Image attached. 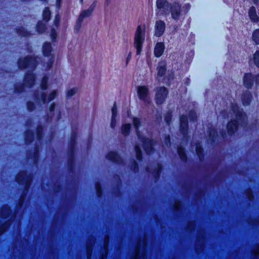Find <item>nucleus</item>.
<instances>
[{
	"mask_svg": "<svg viewBox=\"0 0 259 259\" xmlns=\"http://www.w3.org/2000/svg\"><path fill=\"white\" fill-rule=\"evenodd\" d=\"M195 152L200 162L203 161L205 159V152L202 146L199 142H197L196 143Z\"/></svg>",
	"mask_w": 259,
	"mask_h": 259,
	"instance_id": "4be33fe9",
	"label": "nucleus"
},
{
	"mask_svg": "<svg viewBox=\"0 0 259 259\" xmlns=\"http://www.w3.org/2000/svg\"><path fill=\"white\" fill-rule=\"evenodd\" d=\"M253 74L251 73H245L243 77V83L245 88L252 89L254 84Z\"/></svg>",
	"mask_w": 259,
	"mask_h": 259,
	"instance_id": "2eb2a0df",
	"label": "nucleus"
},
{
	"mask_svg": "<svg viewBox=\"0 0 259 259\" xmlns=\"http://www.w3.org/2000/svg\"><path fill=\"white\" fill-rule=\"evenodd\" d=\"M39 146L38 144H35L34 147V151L30 153V157L33 159L34 163H36L39 158Z\"/></svg>",
	"mask_w": 259,
	"mask_h": 259,
	"instance_id": "c756f323",
	"label": "nucleus"
},
{
	"mask_svg": "<svg viewBox=\"0 0 259 259\" xmlns=\"http://www.w3.org/2000/svg\"><path fill=\"white\" fill-rule=\"evenodd\" d=\"M131 131V124L130 123L123 124L121 127V132L125 136H128Z\"/></svg>",
	"mask_w": 259,
	"mask_h": 259,
	"instance_id": "e433bc0d",
	"label": "nucleus"
},
{
	"mask_svg": "<svg viewBox=\"0 0 259 259\" xmlns=\"http://www.w3.org/2000/svg\"><path fill=\"white\" fill-rule=\"evenodd\" d=\"M130 169L135 174L139 171V164L137 161L134 160L132 162L130 165Z\"/></svg>",
	"mask_w": 259,
	"mask_h": 259,
	"instance_id": "ea45409f",
	"label": "nucleus"
},
{
	"mask_svg": "<svg viewBox=\"0 0 259 259\" xmlns=\"http://www.w3.org/2000/svg\"><path fill=\"white\" fill-rule=\"evenodd\" d=\"M165 49V46L163 42H158L156 43L154 50V55L155 57H160L164 53Z\"/></svg>",
	"mask_w": 259,
	"mask_h": 259,
	"instance_id": "b1692460",
	"label": "nucleus"
},
{
	"mask_svg": "<svg viewBox=\"0 0 259 259\" xmlns=\"http://www.w3.org/2000/svg\"><path fill=\"white\" fill-rule=\"evenodd\" d=\"M7 228V225L6 223H3L0 225V236L5 233Z\"/></svg>",
	"mask_w": 259,
	"mask_h": 259,
	"instance_id": "13d9d810",
	"label": "nucleus"
},
{
	"mask_svg": "<svg viewBox=\"0 0 259 259\" xmlns=\"http://www.w3.org/2000/svg\"><path fill=\"white\" fill-rule=\"evenodd\" d=\"M15 180L18 184L23 186V190H29L32 183V175L26 170H21L16 175Z\"/></svg>",
	"mask_w": 259,
	"mask_h": 259,
	"instance_id": "20e7f679",
	"label": "nucleus"
},
{
	"mask_svg": "<svg viewBox=\"0 0 259 259\" xmlns=\"http://www.w3.org/2000/svg\"><path fill=\"white\" fill-rule=\"evenodd\" d=\"M162 170V166L160 163H158L157 167L152 170V175L155 182H157L159 180Z\"/></svg>",
	"mask_w": 259,
	"mask_h": 259,
	"instance_id": "cd10ccee",
	"label": "nucleus"
},
{
	"mask_svg": "<svg viewBox=\"0 0 259 259\" xmlns=\"http://www.w3.org/2000/svg\"><path fill=\"white\" fill-rule=\"evenodd\" d=\"M54 62V56L52 55V56L49 59L48 61L47 62V70H50L53 65Z\"/></svg>",
	"mask_w": 259,
	"mask_h": 259,
	"instance_id": "3c124183",
	"label": "nucleus"
},
{
	"mask_svg": "<svg viewBox=\"0 0 259 259\" xmlns=\"http://www.w3.org/2000/svg\"><path fill=\"white\" fill-rule=\"evenodd\" d=\"M189 121L187 115L182 114L180 116L179 130L184 138L188 136Z\"/></svg>",
	"mask_w": 259,
	"mask_h": 259,
	"instance_id": "9d476101",
	"label": "nucleus"
},
{
	"mask_svg": "<svg viewBox=\"0 0 259 259\" xmlns=\"http://www.w3.org/2000/svg\"><path fill=\"white\" fill-rule=\"evenodd\" d=\"M162 6L160 7L156 5L157 8L160 11V16L167 17L169 14L171 15V19L178 21L183 16L187 14L191 8L190 4H185L184 5L179 1H174L172 3H169L167 0L163 1Z\"/></svg>",
	"mask_w": 259,
	"mask_h": 259,
	"instance_id": "f257e3e1",
	"label": "nucleus"
},
{
	"mask_svg": "<svg viewBox=\"0 0 259 259\" xmlns=\"http://www.w3.org/2000/svg\"><path fill=\"white\" fill-rule=\"evenodd\" d=\"M53 51V48L51 42L45 41L43 43L42 46V53L44 57H49L52 56V52Z\"/></svg>",
	"mask_w": 259,
	"mask_h": 259,
	"instance_id": "aec40b11",
	"label": "nucleus"
},
{
	"mask_svg": "<svg viewBox=\"0 0 259 259\" xmlns=\"http://www.w3.org/2000/svg\"><path fill=\"white\" fill-rule=\"evenodd\" d=\"M83 19V18H82V17H81L79 15L78 18L76 21V24L74 27V30L76 32H77L80 30Z\"/></svg>",
	"mask_w": 259,
	"mask_h": 259,
	"instance_id": "09e8293b",
	"label": "nucleus"
},
{
	"mask_svg": "<svg viewBox=\"0 0 259 259\" xmlns=\"http://www.w3.org/2000/svg\"><path fill=\"white\" fill-rule=\"evenodd\" d=\"M37 59L38 57L37 56L30 55L19 58L17 61L18 68L21 70L30 69L33 71L38 65Z\"/></svg>",
	"mask_w": 259,
	"mask_h": 259,
	"instance_id": "7ed1b4c3",
	"label": "nucleus"
},
{
	"mask_svg": "<svg viewBox=\"0 0 259 259\" xmlns=\"http://www.w3.org/2000/svg\"><path fill=\"white\" fill-rule=\"evenodd\" d=\"M77 133L76 131L71 132L70 139L68 146L67 155H75L77 146Z\"/></svg>",
	"mask_w": 259,
	"mask_h": 259,
	"instance_id": "1a4fd4ad",
	"label": "nucleus"
},
{
	"mask_svg": "<svg viewBox=\"0 0 259 259\" xmlns=\"http://www.w3.org/2000/svg\"><path fill=\"white\" fill-rule=\"evenodd\" d=\"M40 100L43 104H45L48 102V97L46 93L42 92L40 94Z\"/></svg>",
	"mask_w": 259,
	"mask_h": 259,
	"instance_id": "4d7b16f0",
	"label": "nucleus"
},
{
	"mask_svg": "<svg viewBox=\"0 0 259 259\" xmlns=\"http://www.w3.org/2000/svg\"><path fill=\"white\" fill-rule=\"evenodd\" d=\"M56 104L55 103H51L49 107V110L50 113V115L47 114L46 115V120L47 121L52 120L53 116L55 115V111L56 108Z\"/></svg>",
	"mask_w": 259,
	"mask_h": 259,
	"instance_id": "f704fd0d",
	"label": "nucleus"
},
{
	"mask_svg": "<svg viewBox=\"0 0 259 259\" xmlns=\"http://www.w3.org/2000/svg\"><path fill=\"white\" fill-rule=\"evenodd\" d=\"M231 111L235 114L236 118L228 121L226 124L227 133L230 137H233L238 132L240 124L245 120L246 115L242 108H240L236 103H232Z\"/></svg>",
	"mask_w": 259,
	"mask_h": 259,
	"instance_id": "f03ea898",
	"label": "nucleus"
},
{
	"mask_svg": "<svg viewBox=\"0 0 259 259\" xmlns=\"http://www.w3.org/2000/svg\"><path fill=\"white\" fill-rule=\"evenodd\" d=\"M172 112L167 111L164 115V120L167 125H169L172 120Z\"/></svg>",
	"mask_w": 259,
	"mask_h": 259,
	"instance_id": "37998d69",
	"label": "nucleus"
},
{
	"mask_svg": "<svg viewBox=\"0 0 259 259\" xmlns=\"http://www.w3.org/2000/svg\"><path fill=\"white\" fill-rule=\"evenodd\" d=\"M35 134L37 141H40L42 140L44 135V128L41 124H38L36 126Z\"/></svg>",
	"mask_w": 259,
	"mask_h": 259,
	"instance_id": "7c9ffc66",
	"label": "nucleus"
},
{
	"mask_svg": "<svg viewBox=\"0 0 259 259\" xmlns=\"http://www.w3.org/2000/svg\"><path fill=\"white\" fill-rule=\"evenodd\" d=\"M58 95L57 91L56 90H53L49 94L48 96V102H51L54 100Z\"/></svg>",
	"mask_w": 259,
	"mask_h": 259,
	"instance_id": "8fccbe9b",
	"label": "nucleus"
},
{
	"mask_svg": "<svg viewBox=\"0 0 259 259\" xmlns=\"http://www.w3.org/2000/svg\"><path fill=\"white\" fill-rule=\"evenodd\" d=\"M51 12L50 8L48 7H46L42 13V20L45 23H48L51 19Z\"/></svg>",
	"mask_w": 259,
	"mask_h": 259,
	"instance_id": "2f4dec72",
	"label": "nucleus"
},
{
	"mask_svg": "<svg viewBox=\"0 0 259 259\" xmlns=\"http://www.w3.org/2000/svg\"><path fill=\"white\" fill-rule=\"evenodd\" d=\"M17 34L20 36L24 37H29L32 34L30 31L27 30L23 26H18L15 29Z\"/></svg>",
	"mask_w": 259,
	"mask_h": 259,
	"instance_id": "a878e982",
	"label": "nucleus"
},
{
	"mask_svg": "<svg viewBox=\"0 0 259 259\" xmlns=\"http://www.w3.org/2000/svg\"><path fill=\"white\" fill-rule=\"evenodd\" d=\"M48 83H49V76L47 75H45L42 76L41 81H40V89L42 91L47 90L48 88Z\"/></svg>",
	"mask_w": 259,
	"mask_h": 259,
	"instance_id": "4c0bfd02",
	"label": "nucleus"
},
{
	"mask_svg": "<svg viewBox=\"0 0 259 259\" xmlns=\"http://www.w3.org/2000/svg\"><path fill=\"white\" fill-rule=\"evenodd\" d=\"M137 94L139 99L145 103L149 104L151 100L149 98V90L146 85H139L137 87Z\"/></svg>",
	"mask_w": 259,
	"mask_h": 259,
	"instance_id": "6e6552de",
	"label": "nucleus"
},
{
	"mask_svg": "<svg viewBox=\"0 0 259 259\" xmlns=\"http://www.w3.org/2000/svg\"><path fill=\"white\" fill-rule=\"evenodd\" d=\"M133 123L136 131L138 132L139 128L141 126V121L140 119L137 117H134L133 119Z\"/></svg>",
	"mask_w": 259,
	"mask_h": 259,
	"instance_id": "c03bdc74",
	"label": "nucleus"
},
{
	"mask_svg": "<svg viewBox=\"0 0 259 259\" xmlns=\"http://www.w3.org/2000/svg\"><path fill=\"white\" fill-rule=\"evenodd\" d=\"M75 155H67V165L68 171L70 174H73L75 169Z\"/></svg>",
	"mask_w": 259,
	"mask_h": 259,
	"instance_id": "f3484780",
	"label": "nucleus"
},
{
	"mask_svg": "<svg viewBox=\"0 0 259 259\" xmlns=\"http://www.w3.org/2000/svg\"><path fill=\"white\" fill-rule=\"evenodd\" d=\"M253 97L252 94L249 91L244 92L241 96V101L244 106H249L252 102Z\"/></svg>",
	"mask_w": 259,
	"mask_h": 259,
	"instance_id": "dca6fc26",
	"label": "nucleus"
},
{
	"mask_svg": "<svg viewBox=\"0 0 259 259\" xmlns=\"http://www.w3.org/2000/svg\"><path fill=\"white\" fill-rule=\"evenodd\" d=\"M168 95V89L164 87H157L156 89L155 101L157 105L163 104L166 101Z\"/></svg>",
	"mask_w": 259,
	"mask_h": 259,
	"instance_id": "423d86ee",
	"label": "nucleus"
},
{
	"mask_svg": "<svg viewBox=\"0 0 259 259\" xmlns=\"http://www.w3.org/2000/svg\"><path fill=\"white\" fill-rule=\"evenodd\" d=\"M248 17L252 23H257L259 22V16L257 14L255 7L251 6L248 10Z\"/></svg>",
	"mask_w": 259,
	"mask_h": 259,
	"instance_id": "5701e85b",
	"label": "nucleus"
},
{
	"mask_svg": "<svg viewBox=\"0 0 259 259\" xmlns=\"http://www.w3.org/2000/svg\"><path fill=\"white\" fill-rule=\"evenodd\" d=\"M131 56H132V53L130 52L128 54L127 56L126 59V65H127V64L128 63V62L131 60Z\"/></svg>",
	"mask_w": 259,
	"mask_h": 259,
	"instance_id": "338daca9",
	"label": "nucleus"
},
{
	"mask_svg": "<svg viewBox=\"0 0 259 259\" xmlns=\"http://www.w3.org/2000/svg\"><path fill=\"white\" fill-rule=\"evenodd\" d=\"M157 78L163 77L164 80H167L169 83L170 81L174 79V75L173 73L168 74L166 76H165L167 71V67L166 62H164L161 64H159L156 68Z\"/></svg>",
	"mask_w": 259,
	"mask_h": 259,
	"instance_id": "0eeeda50",
	"label": "nucleus"
},
{
	"mask_svg": "<svg viewBox=\"0 0 259 259\" xmlns=\"http://www.w3.org/2000/svg\"><path fill=\"white\" fill-rule=\"evenodd\" d=\"M77 92V90L75 88H72L69 90L66 93V97L70 98L72 97L74 95L76 94Z\"/></svg>",
	"mask_w": 259,
	"mask_h": 259,
	"instance_id": "5fc2aeb1",
	"label": "nucleus"
},
{
	"mask_svg": "<svg viewBox=\"0 0 259 259\" xmlns=\"http://www.w3.org/2000/svg\"><path fill=\"white\" fill-rule=\"evenodd\" d=\"M134 149L136 154V158L139 162H142L143 160V155L141 148L137 145L134 147Z\"/></svg>",
	"mask_w": 259,
	"mask_h": 259,
	"instance_id": "c9c22d12",
	"label": "nucleus"
},
{
	"mask_svg": "<svg viewBox=\"0 0 259 259\" xmlns=\"http://www.w3.org/2000/svg\"><path fill=\"white\" fill-rule=\"evenodd\" d=\"M58 34L55 28H52L50 32V37L53 42H56L57 41Z\"/></svg>",
	"mask_w": 259,
	"mask_h": 259,
	"instance_id": "de8ad7c7",
	"label": "nucleus"
},
{
	"mask_svg": "<svg viewBox=\"0 0 259 259\" xmlns=\"http://www.w3.org/2000/svg\"><path fill=\"white\" fill-rule=\"evenodd\" d=\"M252 40L256 45H259V28L254 29L252 33Z\"/></svg>",
	"mask_w": 259,
	"mask_h": 259,
	"instance_id": "58836bf2",
	"label": "nucleus"
},
{
	"mask_svg": "<svg viewBox=\"0 0 259 259\" xmlns=\"http://www.w3.org/2000/svg\"><path fill=\"white\" fill-rule=\"evenodd\" d=\"M116 125V117H111L110 126L112 129H114Z\"/></svg>",
	"mask_w": 259,
	"mask_h": 259,
	"instance_id": "bf43d9fd",
	"label": "nucleus"
},
{
	"mask_svg": "<svg viewBox=\"0 0 259 259\" xmlns=\"http://www.w3.org/2000/svg\"><path fill=\"white\" fill-rule=\"evenodd\" d=\"M95 187L97 197L99 199L102 198L103 197V191L102 184L100 182H96Z\"/></svg>",
	"mask_w": 259,
	"mask_h": 259,
	"instance_id": "72a5a7b5",
	"label": "nucleus"
},
{
	"mask_svg": "<svg viewBox=\"0 0 259 259\" xmlns=\"http://www.w3.org/2000/svg\"><path fill=\"white\" fill-rule=\"evenodd\" d=\"M141 142L143 144V148L146 153L149 154L154 150V147L156 144L155 140L143 137L141 139Z\"/></svg>",
	"mask_w": 259,
	"mask_h": 259,
	"instance_id": "9b49d317",
	"label": "nucleus"
},
{
	"mask_svg": "<svg viewBox=\"0 0 259 259\" xmlns=\"http://www.w3.org/2000/svg\"><path fill=\"white\" fill-rule=\"evenodd\" d=\"M25 87L23 83H16L14 85L13 92L16 94H21L25 91Z\"/></svg>",
	"mask_w": 259,
	"mask_h": 259,
	"instance_id": "473e14b6",
	"label": "nucleus"
},
{
	"mask_svg": "<svg viewBox=\"0 0 259 259\" xmlns=\"http://www.w3.org/2000/svg\"><path fill=\"white\" fill-rule=\"evenodd\" d=\"M59 22H60V18L58 16V15H57L55 17V20H54V24L57 27L59 26Z\"/></svg>",
	"mask_w": 259,
	"mask_h": 259,
	"instance_id": "e2e57ef3",
	"label": "nucleus"
},
{
	"mask_svg": "<svg viewBox=\"0 0 259 259\" xmlns=\"http://www.w3.org/2000/svg\"><path fill=\"white\" fill-rule=\"evenodd\" d=\"M33 97L36 101H38L40 100L38 92H35L33 94Z\"/></svg>",
	"mask_w": 259,
	"mask_h": 259,
	"instance_id": "69168bd1",
	"label": "nucleus"
},
{
	"mask_svg": "<svg viewBox=\"0 0 259 259\" xmlns=\"http://www.w3.org/2000/svg\"><path fill=\"white\" fill-rule=\"evenodd\" d=\"M177 152L181 161L184 163L188 162V157L185 148L179 145L177 147Z\"/></svg>",
	"mask_w": 259,
	"mask_h": 259,
	"instance_id": "a211bd4d",
	"label": "nucleus"
},
{
	"mask_svg": "<svg viewBox=\"0 0 259 259\" xmlns=\"http://www.w3.org/2000/svg\"><path fill=\"white\" fill-rule=\"evenodd\" d=\"M165 23L163 21L157 20L154 26V35L158 37L161 36L165 31Z\"/></svg>",
	"mask_w": 259,
	"mask_h": 259,
	"instance_id": "4468645a",
	"label": "nucleus"
},
{
	"mask_svg": "<svg viewBox=\"0 0 259 259\" xmlns=\"http://www.w3.org/2000/svg\"><path fill=\"white\" fill-rule=\"evenodd\" d=\"M145 27L144 26L142 29L141 25H139L137 28L135 38H134V47L136 49V55H140L141 54L143 45L145 41Z\"/></svg>",
	"mask_w": 259,
	"mask_h": 259,
	"instance_id": "39448f33",
	"label": "nucleus"
},
{
	"mask_svg": "<svg viewBox=\"0 0 259 259\" xmlns=\"http://www.w3.org/2000/svg\"><path fill=\"white\" fill-rule=\"evenodd\" d=\"M253 60L254 65L259 68V50H256L253 54Z\"/></svg>",
	"mask_w": 259,
	"mask_h": 259,
	"instance_id": "49530a36",
	"label": "nucleus"
},
{
	"mask_svg": "<svg viewBox=\"0 0 259 259\" xmlns=\"http://www.w3.org/2000/svg\"><path fill=\"white\" fill-rule=\"evenodd\" d=\"M26 109L29 112L33 111L36 108L35 104L31 101H27L26 103Z\"/></svg>",
	"mask_w": 259,
	"mask_h": 259,
	"instance_id": "a18cd8bd",
	"label": "nucleus"
},
{
	"mask_svg": "<svg viewBox=\"0 0 259 259\" xmlns=\"http://www.w3.org/2000/svg\"><path fill=\"white\" fill-rule=\"evenodd\" d=\"M96 6V1H94L93 4L90 6L89 10H92V12H93L95 7Z\"/></svg>",
	"mask_w": 259,
	"mask_h": 259,
	"instance_id": "0e129e2a",
	"label": "nucleus"
},
{
	"mask_svg": "<svg viewBox=\"0 0 259 259\" xmlns=\"http://www.w3.org/2000/svg\"><path fill=\"white\" fill-rule=\"evenodd\" d=\"M174 211L175 213H179L182 211V203L180 200L177 201L173 207Z\"/></svg>",
	"mask_w": 259,
	"mask_h": 259,
	"instance_id": "a19ab883",
	"label": "nucleus"
},
{
	"mask_svg": "<svg viewBox=\"0 0 259 259\" xmlns=\"http://www.w3.org/2000/svg\"><path fill=\"white\" fill-rule=\"evenodd\" d=\"M254 82H255L256 84H259V73L255 75H253Z\"/></svg>",
	"mask_w": 259,
	"mask_h": 259,
	"instance_id": "680f3d73",
	"label": "nucleus"
},
{
	"mask_svg": "<svg viewBox=\"0 0 259 259\" xmlns=\"http://www.w3.org/2000/svg\"><path fill=\"white\" fill-rule=\"evenodd\" d=\"M208 136L210 143L211 144H214L218 138L217 130L215 128L209 129L208 132Z\"/></svg>",
	"mask_w": 259,
	"mask_h": 259,
	"instance_id": "bb28decb",
	"label": "nucleus"
},
{
	"mask_svg": "<svg viewBox=\"0 0 259 259\" xmlns=\"http://www.w3.org/2000/svg\"><path fill=\"white\" fill-rule=\"evenodd\" d=\"M35 75L32 71H28L25 72L24 75L23 82L22 83L24 84L26 87L31 88L35 84Z\"/></svg>",
	"mask_w": 259,
	"mask_h": 259,
	"instance_id": "f8f14e48",
	"label": "nucleus"
},
{
	"mask_svg": "<svg viewBox=\"0 0 259 259\" xmlns=\"http://www.w3.org/2000/svg\"><path fill=\"white\" fill-rule=\"evenodd\" d=\"M29 190L27 191H24V190H23L22 193L20 196V197L19 198L18 202L16 205V207L17 208H21L23 207L24 204L25 202L26 198L27 197V194L29 192Z\"/></svg>",
	"mask_w": 259,
	"mask_h": 259,
	"instance_id": "c85d7f7f",
	"label": "nucleus"
},
{
	"mask_svg": "<svg viewBox=\"0 0 259 259\" xmlns=\"http://www.w3.org/2000/svg\"><path fill=\"white\" fill-rule=\"evenodd\" d=\"M164 143L166 145H170V137L169 135H167L165 137Z\"/></svg>",
	"mask_w": 259,
	"mask_h": 259,
	"instance_id": "052dcab7",
	"label": "nucleus"
},
{
	"mask_svg": "<svg viewBox=\"0 0 259 259\" xmlns=\"http://www.w3.org/2000/svg\"><path fill=\"white\" fill-rule=\"evenodd\" d=\"M24 142L26 145H31L35 139V134L33 130H27L24 132Z\"/></svg>",
	"mask_w": 259,
	"mask_h": 259,
	"instance_id": "6ab92c4d",
	"label": "nucleus"
},
{
	"mask_svg": "<svg viewBox=\"0 0 259 259\" xmlns=\"http://www.w3.org/2000/svg\"><path fill=\"white\" fill-rule=\"evenodd\" d=\"M105 157L108 160L115 164H120L123 161L120 155L115 151H109Z\"/></svg>",
	"mask_w": 259,
	"mask_h": 259,
	"instance_id": "ddd939ff",
	"label": "nucleus"
},
{
	"mask_svg": "<svg viewBox=\"0 0 259 259\" xmlns=\"http://www.w3.org/2000/svg\"><path fill=\"white\" fill-rule=\"evenodd\" d=\"M112 111V116L111 117H116L117 114V107H116V102H114L113 107L111 109Z\"/></svg>",
	"mask_w": 259,
	"mask_h": 259,
	"instance_id": "6e6d98bb",
	"label": "nucleus"
},
{
	"mask_svg": "<svg viewBox=\"0 0 259 259\" xmlns=\"http://www.w3.org/2000/svg\"><path fill=\"white\" fill-rule=\"evenodd\" d=\"M13 214V210L8 205H3L0 209V215L3 219H8Z\"/></svg>",
	"mask_w": 259,
	"mask_h": 259,
	"instance_id": "412c9836",
	"label": "nucleus"
},
{
	"mask_svg": "<svg viewBox=\"0 0 259 259\" xmlns=\"http://www.w3.org/2000/svg\"><path fill=\"white\" fill-rule=\"evenodd\" d=\"M188 118H189L190 121L195 122L197 120V116L194 110H191L189 111L188 114Z\"/></svg>",
	"mask_w": 259,
	"mask_h": 259,
	"instance_id": "79ce46f5",
	"label": "nucleus"
},
{
	"mask_svg": "<svg viewBox=\"0 0 259 259\" xmlns=\"http://www.w3.org/2000/svg\"><path fill=\"white\" fill-rule=\"evenodd\" d=\"M62 0H56V6L57 8L60 9V8L61 6Z\"/></svg>",
	"mask_w": 259,
	"mask_h": 259,
	"instance_id": "774afa93",
	"label": "nucleus"
},
{
	"mask_svg": "<svg viewBox=\"0 0 259 259\" xmlns=\"http://www.w3.org/2000/svg\"><path fill=\"white\" fill-rule=\"evenodd\" d=\"M47 23H44L41 20H38L35 25V31L38 34H44L47 29Z\"/></svg>",
	"mask_w": 259,
	"mask_h": 259,
	"instance_id": "393cba45",
	"label": "nucleus"
},
{
	"mask_svg": "<svg viewBox=\"0 0 259 259\" xmlns=\"http://www.w3.org/2000/svg\"><path fill=\"white\" fill-rule=\"evenodd\" d=\"M92 10L87 9L83 10L81 13L80 14L79 16L82 17V18H84L85 17H87L91 15L92 14Z\"/></svg>",
	"mask_w": 259,
	"mask_h": 259,
	"instance_id": "603ef678",
	"label": "nucleus"
},
{
	"mask_svg": "<svg viewBox=\"0 0 259 259\" xmlns=\"http://www.w3.org/2000/svg\"><path fill=\"white\" fill-rule=\"evenodd\" d=\"M246 197L249 201H252L254 199L253 192L251 190H247L245 193Z\"/></svg>",
	"mask_w": 259,
	"mask_h": 259,
	"instance_id": "864d4df0",
	"label": "nucleus"
}]
</instances>
